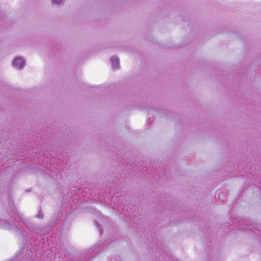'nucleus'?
<instances>
[{"label": "nucleus", "instance_id": "f257e3e1", "mask_svg": "<svg viewBox=\"0 0 261 261\" xmlns=\"http://www.w3.org/2000/svg\"><path fill=\"white\" fill-rule=\"evenodd\" d=\"M24 60L21 57H16L13 60V66L17 69H21L24 67Z\"/></svg>", "mask_w": 261, "mask_h": 261}, {"label": "nucleus", "instance_id": "f03ea898", "mask_svg": "<svg viewBox=\"0 0 261 261\" xmlns=\"http://www.w3.org/2000/svg\"><path fill=\"white\" fill-rule=\"evenodd\" d=\"M111 65L113 68L116 69L119 67V60L116 57H113L111 59Z\"/></svg>", "mask_w": 261, "mask_h": 261}, {"label": "nucleus", "instance_id": "7ed1b4c3", "mask_svg": "<svg viewBox=\"0 0 261 261\" xmlns=\"http://www.w3.org/2000/svg\"><path fill=\"white\" fill-rule=\"evenodd\" d=\"M63 2V0H51V4L53 5H60Z\"/></svg>", "mask_w": 261, "mask_h": 261}, {"label": "nucleus", "instance_id": "20e7f679", "mask_svg": "<svg viewBox=\"0 0 261 261\" xmlns=\"http://www.w3.org/2000/svg\"><path fill=\"white\" fill-rule=\"evenodd\" d=\"M4 223V221H0V228H4V229H9L10 228L9 225H3V224Z\"/></svg>", "mask_w": 261, "mask_h": 261}, {"label": "nucleus", "instance_id": "39448f33", "mask_svg": "<svg viewBox=\"0 0 261 261\" xmlns=\"http://www.w3.org/2000/svg\"><path fill=\"white\" fill-rule=\"evenodd\" d=\"M42 217V216H41V215L40 214V213H39V215H38V217L40 218V217Z\"/></svg>", "mask_w": 261, "mask_h": 261}]
</instances>
